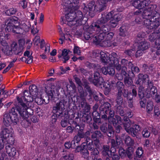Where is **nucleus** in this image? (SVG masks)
<instances>
[{"mask_svg":"<svg viewBox=\"0 0 160 160\" xmlns=\"http://www.w3.org/2000/svg\"><path fill=\"white\" fill-rule=\"evenodd\" d=\"M62 52V54H58V57L60 60L63 61V63H65L70 58L68 54L70 51L69 49H64Z\"/></svg>","mask_w":160,"mask_h":160,"instance_id":"393cba45","label":"nucleus"},{"mask_svg":"<svg viewBox=\"0 0 160 160\" xmlns=\"http://www.w3.org/2000/svg\"><path fill=\"white\" fill-rule=\"evenodd\" d=\"M112 14H113L112 11L107 14L105 13L102 14L101 18L92 24V26L94 27L95 28H99L101 25L105 24L110 19L112 16Z\"/></svg>","mask_w":160,"mask_h":160,"instance_id":"6e6552de","label":"nucleus"},{"mask_svg":"<svg viewBox=\"0 0 160 160\" xmlns=\"http://www.w3.org/2000/svg\"><path fill=\"white\" fill-rule=\"evenodd\" d=\"M69 111L64 108V111H63V116H62V120L61 122V126L63 128L67 126L69 122H68L69 118V115L68 114Z\"/></svg>","mask_w":160,"mask_h":160,"instance_id":"b1692460","label":"nucleus"},{"mask_svg":"<svg viewBox=\"0 0 160 160\" xmlns=\"http://www.w3.org/2000/svg\"><path fill=\"white\" fill-rule=\"evenodd\" d=\"M12 50L14 54L21 56L22 54L23 50L21 47H18L16 43H13L11 45Z\"/></svg>","mask_w":160,"mask_h":160,"instance_id":"cd10ccee","label":"nucleus"},{"mask_svg":"<svg viewBox=\"0 0 160 160\" xmlns=\"http://www.w3.org/2000/svg\"><path fill=\"white\" fill-rule=\"evenodd\" d=\"M157 7V5L155 4L149 5L148 8H146L144 10L143 15L135 17V22L137 24L142 23L144 25L143 22L145 20L156 17L159 15V13L155 11Z\"/></svg>","mask_w":160,"mask_h":160,"instance_id":"39448f33","label":"nucleus"},{"mask_svg":"<svg viewBox=\"0 0 160 160\" xmlns=\"http://www.w3.org/2000/svg\"><path fill=\"white\" fill-rule=\"evenodd\" d=\"M2 50L4 54L7 56H9L11 55L12 54V48L10 49L9 46L8 47H6L5 48H2Z\"/></svg>","mask_w":160,"mask_h":160,"instance_id":"603ef678","label":"nucleus"},{"mask_svg":"<svg viewBox=\"0 0 160 160\" xmlns=\"http://www.w3.org/2000/svg\"><path fill=\"white\" fill-rule=\"evenodd\" d=\"M92 117L94 121L92 125L93 128L94 129H98L99 127L98 125L102 123L100 113L98 112H93Z\"/></svg>","mask_w":160,"mask_h":160,"instance_id":"4be33fe9","label":"nucleus"},{"mask_svg":"<svg viewBox=\"0 0 160 160\" xmlns=\"http://www.w3.org/2000/svg\"><path fill=\"white\" fill-rule=\"evenodd\" d=\"M100 113H104L109 115V117H114L115 115L114 111L111 109V105L108 102H104L99 107Z\"/></svg>","mask_w":160,"mask_h":160,"instance_id":"ddd939ff","label":"nucleus"},{"mask_svg":"<svg viewBox=\"0 0 160 160\" xmlns=\"http://www.w3.org/2000/svg\"><path fill=\"white\" fill-rule=\"evenodd\" d=\"M128 76L124 78V82L125 84L127 87L132 88L136 87V86L133 84L132 78Z\"/></svg>","mask_w":160,"mask_h":160,"instance_id":"473e14b6","label":"nucleus"},{"mask_svg":"<svg viewBox=\"0 0 160 160\" xmlns=\"http://www.w3.org/2000/svg\"><path fill=\"white\" fill-rule=\"evenodd\" d=\"M120 140H132L127 134H122L120 137Z\"/></svg>","mask_w":160,"mask_h":160,"instance_id":"338daca9","label":"nucleus"},{"mask_svg":"<svg viewBox=\"0 0 160 160\" xmlns=\"http://www.w3.org/2000/svg\"><path fill=\"white\" fill-rule=\"evenodd\" d=\"M85 143V146L89 150H91L92 148H94V146L97 147V146L99 143V141H86Z\"/></svg>","mask_w":160,"mask_h":160,"instance_id":"c756f323","label":"nucleus"},{"mask_svg":"<svg viewBox=\"0 0 160 160\" xmlns=\"http://www.w3.org/2000/svg\"><path fill=\"white\" fill-rule=\"evenodd\" d=\"M112 147L115 148H118L121 147L122 145V141H112Z\"/></svg>","mask_w":160,"mask_h":160,"instance_id":"8fccbe9b","label":"nucleus"},{"mask_svg":"<svg viewBox=\"0 0 160 160\" xmlns=\"http://www.w3.org/2000/svg\"><path fill=\"white\" fill-rule=\"evenodd\" d=\"M120 70L121 72H120V75L122 76V77H121L122 79H123V78H124L125 77L128 76V73H127V68L126 66L121 67L120 70L118 71H120Z\"/></svg>","mask_w":160,"mask_h":160,"instance_id":"ea45409f","label":"nucleus"},{"mask_svg":"<svg viewBox=\"0 0 160 160\" xmlns=\"http://www.w3.org/2000/svg\"><path fill=\"white\" fill-rule=\"evenodd\" d=\"M10 137L12 139V137L10 134V131L6 128L2 129L0 133V140H9L11 139Z\"/></svg>","mask_w":160,"mask_h":160,"instance_id":"5701e85b","label":"nucleus"},{"mask_svg":"<svg viewBox=\"0 0 160 160\" xmlns=\"http://www.w3.org/2000/svg\"><path fill=\"white\" fill-rule=\"evenodd\" d=\"M128 34V30L125 26H121L119 28V35L125 37Z\"/></svg>","mask_w":160,"mask_h":160,"instance_id":"58836bf2","label":"nucleus"},{"mask_svg":"<svg viewBox=\"0 0 160 160\" xmlns=\"http://www.w3.org/2000/svg\"><path fill=\"white\" fill-rule=\"evenodd\" d=\"M94 27L92 26V24L86 30L83 32V36L86 40H88L90 38H93L95 36V31H96Z\"/></svg>","mask_w":160,"mask_h":160,"instance_id":"412c9836","label":"nucleus"},{"mask_svg":"<svg viewBox=\"0 0 160 160\" xmlns=\"http://www.w3.org/2000/svg\"><path fill=\"white\" fill-rule=\"evenodd\" d=\"M101 130L104 133L106 134L109 137L113 134V130L112 125L109 123L104 122L100 126Z\"/></svg>","mask_w":160,"mask_h":160,"instance_id":"dca6fc26","label":"nucleus"},{"mask_svg":"<svg viewBox=\"0 0 160 160\" xmlns=\"http://www.w3.org/2000/svg\"><path fill=\"white\" fill-rule=\"evenodd\" d=\"M85 65L89 69H97V66L96 64L91 63L87 61L85 62Z\"/></svg>","mask_w":160,"mask_h":160,"instance_id":"13d9d810","label":"nucleus"},{"mask_svg":"<svg viewBox=\"0 0 160 160\" xmlns=\"http://www.w3.org/2000/svg\"><path fill=\"white\" fill-rule=\"evenodd\" d=\"M139 99L141 100L139 102V103L141 107L145 108L146 106V103L147 101L145 97L142 98H139Z\"/></svg>","mask_w":160,"mask_h":160,"instance_id":"69168bd1","label":"nucleus"},{"mask_svg":"<svg viewBox=\"0 0 160 160\" xmlns=\"http://www.w3.org/2000/svg\"><path fill=\"white\" fill-rule=\"evenodd\" d=\"M133 151V148L131 147H128V150L126 151L125 156L127 155L129 160H131L132 158Z\"/></svg>","mask_w":160,"mask_h":160,"instance_id":"c03bdc74","label":"nucleus"},{"mask_svg":"<svg viewBox=\"0 0 160 160\" xmlns=\"http://www.w3.org/2000/svg\"><path fill=\"white\" fill-rule=\"evenodd\" d=\"M108 54H107L103 51H100V57L101 62L104 63H108Z\"/></svg>","mask_w":160,"mask_h":160,"instance_id":"72a5a7b5","label":"nucleus"},{"mask_svg":"<svg viewBox=\"0 0 160 160\" xmlns=\"http://www.w3.org/2000/svg\"><path fill=\"white\" fill-rule=\"evenodd\" d=\"M23 31L21 26H15L13 33L20 34H24Z\"/></svg>","mask_w":160,"mask_h":160,"instance_id":"bf43d9fd","label":"nucleus"},{"mask_svg":"<svg viewBox=\"0 0 160 160\" xmlns=\"http://www.w3.org/2000/svg\"><path fill=\"white\" fill-rule=\"evenodd\" d=\"M132 116L131 112H129L127 113L126 114V116L123 118V120L124 122H122V124H123L124 126L126 131L129 134H131L132 136L133 137H136L137 138L141 139V138H140L139 135L137 134L138 132L141 130V127L139 125L137 124H134L130 128V118H131Z\"/></svg>","mask_w":160,"mask_h":160,"instance_id":"20e7f679","label":"nucleus"},{"mask_svg":"<svg viewBox=\"0 0 160 160\" xmlns=\"http://www.w3.org/2000/svg\"><path fill=\"white\" fill-rule=\"evenodd\" d=\"M108 59V63H109V65L102 67L101 70L104 75L112 76L115 73V68L117 71L120 70L121 65L119 63L117 54L115 52H112L109 55Z\"/></svg>","mask_w":160,"mask_h":160,"instance_id":"7ed1b4c3","label":"nucleus"},{"mask_svg":"<svg viewBox=\"0 0 160 160\" xmlns=\"http://www.w3.org/2000/svg\"><path fill=\"white\" fill-rule=\"evenodd\" d=\"M121 62L122 64L124 66L128 67V68L132 65V63L131 61H129L125 59H122L121 60Z\"/></svg>","mask_w":160,"mask_h":160,"instance_id":"e2e57ef3","label":"nucleus"},{"mask_svg":"<svg viewBox=\"0 0 160 160\" xmlns=\"http://www.w3.org/2000/svg\"><path fill=\"white\" fill-rule=\"evenodd\" d=\"M150 91H149V93H147L146 95V97L149 98L151 97L154 96V95L157 93V88L155 87H152L150 89Z\"/></svg>","mask_w":160,"mask_h":160,"instance_id":"c9c22d12","label":"nucleus"},{"mask_svg":"<svg viewBox=\"0 0 160 160\" xmlns=\"http://www.w3.org/2000/svg\"><path fill=\"white\" fill-rule=\"evenodd\" d=\"M110 19L109 25L110 28H114L117 26L118 22L120 20V18L118 14H114L113 15V14H112V16Z\"/></svg>","mask_w":160,"mask_h":160,"instance_id":"bb28decb","label":"nucleus"},{"mask_svg":"<svg viewBox=\"0 0 160 160\" xmlns=\"http://www.w3.org/2000/svg\"><path fill=\"white\" fill-rule=\"evenodd\" d=\"M117 88L118 90V93L120 94H122V91L124 88V85L123 83L120 81L118 82L116 84Z\"/></svg>","mask_w":160,"mask_h":160,"instance_id":"de8ad7c7","label":"nucleus"},{"mask_svg":"<svg viewBox=\"0 0 160 160\" xmlns=\"http://www.w3.org/2000/svg\"><path fill=\"white\" fill-rule=\"evenodd\" d=\"M89 81L95 86L101 87L102 88L105 87V82L103 78L101 76L100 74L98 72H95L93 76H91L89 78Z\"/></svg>","mask_w":160,"mask_h":160,"instance_id":"9d476101","label":"nucleus"},{"mask_svg":"<svg viewBox=\"0 0 160 160\" xmlns=\"http://www.w3.org/2000/svg\"><path fill=\"white\" fill-rule=\"evenodd\" d=\"M109 0H99L98 1L99 7L98 10L100 12L103 11L105 7H106V4L108 1H110Z\"/></svg>","mask_w":160,"mask_h":160,"instance_id":"4c0bfd02","label":"nucleus"},{"mask_svg":"<svg viewBox=\"0 0 160 160\" xmlns=\"http://www.w3.org/2000/svg\"><path fill=\"white\" fill-rule=\"evenodd\" d=\"M15 18H12L5 20V24L6 27L5 28V31L7 32H12L13 33L15 24L19 23L18 18L16 17Z\"/></svg>","mask_w":160,"mask_h":160,"instance_id":"9b49d317","label":"nucleus"},{"mask_svg":"<svg viewBox=\"0 0 160 160\" xmlns=\"http://www.w3.org/2000/svg\"><path fill=\"white\" fill-rule=\"evenodd\" d=\"M92 118L90 115L86 114L85 113L83 115L82 118V122H86L87 123L90 124L92 121Z\"/></svg>","mask_w":160,"mask_h":160,"instance_id":"49530a36","label":"nucleus"},{"mask_svg":"<svg viewBox=\"0 0 160 160\" xmlns=\"http://www.w3.org/2000/svg\"><path fill=\"white\" fill-rule=\"evenodd\" d=\"M95 2H89L87 6H85L84 8V10L87 9V12H88L89 14L90 15V13L92 11L93 7L94 6Z\"/></svg>","mask_w":160,"mask_h":160,"instance_id":"09e8293b","label":"nucleus"},{"mask_svg":"<svg viewBox=\"0 0 160 160\" xmlns=\"http://www.w3.org/2000/svg\"><path fill=\"white\" fill-rule=\"evenodd\" d=\"M73 123L72 125L69 126H68L67 128V132L69 133L72 132L74 130H79L82 131L83 130V126H79V125L76 122L72 121Z\"/></svg>","mask_w":160,"mask_h":160,"instance_id":"a878e982","label":"nucleus"},{"mask_svg":"<svg viewBox=\"0 0 160 160\" xmlns=\"http://www.w3.org/2000/svg\"><path fill=\"white\" fill-rule=\"evenodd\" d=\"M79 3L78 0H64L63 1V4L65 7V8L72 10L75 9V7Z\"/></svg>","mask_w":160,"mask_h":160,"instance_id":"a211bd4d","label":"nucleus"},{"mask_svg":"<svg viewBox=\"0 0 160 160\" xmlns=\"http://www.w3.org/2000/svg\"><path fill=\"white\" fill-rule=\"evenodd\" d=\"M75 27H76L85 24L88 19L85 18L84 20V17H83L82 12L78 10L75 12Z\"/></svg>","mask_w":160,"mask_h":160,"instance_id":"2eb2a0df","label":"nucleus"},{"mask_svg":"<svg viewBox=\"0 0 160 160\" xmlns=\"http://www.w3.org/2000/svg\"><path fill=\"white\" fill-rule=\"evenodd\" d=\"M133 2L132 4L135 8H142L147 7H148L149 5H152L150 4L151 2L149 0H144L141 1V0H132Z\"/></svg>","mask_w":160,"mask_h":160,"instance_id":"6ab92c4d","label":"nucleus"},{"mask_svg":"<svg viewBox=\"0 0 160 160\" xmlns=\"http://www.w3.org/2000/svg\"><path fill=\"white\" fill-rule=\"evenodd\" d=\"M152 17L144 21V25L150 30H154L160 25V17L156 18Z\"/></svg>","mask_w":160,"mask_h":160,"instance_id":"1a4fd4ad","label":"nucleus"},{"mask_svg":"<svg viewBox=\"0 0 160 160\" xmlns=\"http://www.w3.org/2000/svg\"><path fill=\"white\" fill-rule=\"evenodd\" d=\"M102 135L100 131H96L92 133L91 135H90V137H91V138L93 140H99V138H101Z\"/></svg>","mask_w":160,"mask_h":160,"instance_id":"e433bc0d","label":"nucleus"},{"mask_svg":"<svg viewBox=\"0 0 160 160\" xmlns=\"http://www.w3.org/2000/svg\"><path fill=\"white\" fill-rule=\"evenodd\" d=\"M144 90L143 87L140 85L138 90V95L139 98H142L145 97V94L144 93Z\"/></svg>","mask_w":160,"mask_h":160,"instance_id":"6e6d98bb","label":"nucleus"},{"mask_svg":"<svg viewBox=\"0 0 160 160\" xmlns=\"http://www.w3.org/2000/svg\"><path fill=\"white\" fill-rule=\"evenodd\" d=\"M116 108V111L117 113L119 114L121 116H124L125 113L123 110V108L122 106H117Z\"/></svg>","mask_w":160,"mask_h":160,"instance_id":"5fc2aeb1","label":"nucleus"},{"mask_svg":"<svg viewBox=\"0 0 160 160\" xmlns=\"http://www.w3.org/2000/svg\"><path fill=\"white\" fill-rule=\"evenodd\" d=\"M111 122L112 123L113 125L115 127L116 132L117 133H119L120 132L121 129L122 128L120 126L122 124L121 117L118 115H116L115 118H111Z\"/></svg>","mask_w":160,"mask_h":160,"instance_id":"f3484780","label":"nucleus"},{"mask_svg":"<svg viewBox=\"0 0 160 160\" xmlns=\"http://www.w3.org/2000/svg\"><path fill=\"white\" fill-rule=\"evenodd\" d=\"M137 43H138V49H141L142 51L147 49L149 46V43L145 41L137 42Z\"/></svg>","mask_w":160,"mask_h":160,"instance_id":"2f4dec72","label":"nucleus"},{"mask_svg":"<svg viewBox=\"0 0 160 160\" xmlns=\"http://www.w3.org/2000/svg\"><path fill=\"white\" fill-rule=\"evenodd\" d=\"M80 141H72L70 142L69 141L68 142H67L65 143V147L66 148H69L71 147L72 148H74L76 146L75 145V143H78Z\"/></svg>","mask_w":160,"mask_h":160,"instance_id":"a19ab883","label":"nucleus"},{"mask_svg":"<svg viewBox=\"0 0 160 160\" xmlns=\"http://www.w3.org/2000/svg\"><path fill=\"white\" fill-rule=\"evenodd\" d=\"M129 68H130L131 71H129L128 72V76L131 77H134L135 73H138L139 72V68L134 66L132 63V65L130 66Z\"/></svg>","mask_w":160,"mask_h":160,"instance_id":"7c9ffc66","label":"nucleus"},{"mask_svg":"<svg viewBox=\"0 0 160 160\" xmlns=\"http://www.w3.org/2000/svg\"><path fill=\"white\" fill-rule=\"evenodd\" d=\"M17 12L18 9L17 8H12L6 10L5 13L7 16H11L15 15Z\"/></svg>","mask_w":160,"mask_h":160,"instance_id":"79ce46f5","label":"nucleus"},{"mask_svg":"<svg viewBox=\"0 0 160 160\" xmlns=\"http://www.w3.org/2000/svg\"><path fill=\"white\" fill-rule=\"evenodd\" d=\"M148 77L147 74H139L138 76V78L136 81V84L140 85L143 83H145L146 82L147 79L149 78Z\"/></svg>","mask_w":160,"mask_h":160,"instance_id":"c85d7f7f","label":"nucleus"},{"mask_svg":"<svg viewBox=\"0 0 160 160\" xmlns=\"http://www.w3.org/2000/svg\"><path fill=\"white\" fill-rule=\"evenodd\" d=\"M153 107V102L151 101H148L147 102L146 108V112L148 113H150Z\"/></svg>","mask_w":160,"mask_h":160,"instance_id":"a18cd8bd","label":"nucleus"},{"mask_svg":"<svg viewBox=\"0 0 160 160\" xmlns=\"http://www.w3.org/2000/svg\"><path fill=\"white\" fill-rule=\"evenodd\" d=\"M33 98L28 90H25L23 96L19 95L17 97V101L8 113H5L4 115L3 122L4 125L8 127L11 124L16 125L19 122V115L23 119L21 122L22 125L26 128L30 125V122L28 119L29 116L33 113V111L29 108L27 104L32 102Z\"/></svg>","mask_w":160,"mask_h":160,"instance_id":"f257e3e1","label":"nucleus"},{"mask_svg":"<svg viewBox=\"0 0 160 160\" xmlns=\"http://www.w3.org/2000/svg\"><path fill=\"white\" fill-rule=\"evenodd\" d=\"M20 26L22 30L23 31L24 34L26 32H28L30 30L29 27L24 23Z\"/></svg>","mask_w":160,"mask_h":160,"instance_id":"0e129e2a","label":"nucleus"},{"mask_svg":"<svg viewBox=\"0 0 160 160\" xmlns=\"http://www.w3.org/2000/svg\"><path fill=\"white\" fill-rule=\"evenodd\" d=\"M89 83L87 82H84L83 86L84 88L85 91L88 92L89 96L91 97L92 94L94 93L93 90L91 89L89 86Z\"/></svg>","mask_w":160,"mask_h":160,"instance_id":"f704fd0d","label":"nucleus"},{"mask_svg":"<svg viewBox=\"0 0 160 160\" xmlns=\"http://www.w3.org/2000/svg\"><path fill=\"white\" fill-rule=\"evenodd\" d=\"M79 126L83 127V130L82 131H80L79 130H76L78 132V133L74 137L73 140H81V138H86V140H92L91 137H90V132L88 131L84 133L83 132L85 127L84 124L81 123Z\"/></svg>","mask_w":160,"mask_h":160,"instance_id":"4468645a","label":"nucleus"},{"mask_svg":"<svg viewBox=\"0 0 160 160\" xmlns=\"http://www.w3.org/2000/svg\"><path fill=\"white\" fill-rule=\"evenodd\" d=\"M160 34L159 33L153 32L149 36L150 41L152 42L155 41V44L156 46L157 50L156 54L157 55H160ZM160 59V57L159 58Z\"/></svg>","mask_w":160,"mask_h":160,"instance_id":"f8f14e48","label":"nucleus"},{"mask_svg":"<svg viewBox=\"0 0 160 160\" xmlns=\"http://www.w3.org/2000/svg\"><path fill=\"white\" fill-rule=\"evenodd\" d=\"M146 8H148V6L142 8H136L138 9L133 12V15L136 16V17H138L143 15L144 10Z\"/></svg>","mask_w":160,"mask_h":160,"instance_id":"37998d69","label":"nucleus"},{"mask_svg":"<svg viewBox=\"0 0 160 160\" xmlns=\"http://www.w3.org/2000/svg\"><path fill=\"white\" fill-rule=\"evenodd\" d=\"M68 102L65 101L64 100H60L58 102L56 103L55 105L52 108V114L50 118V126L49 130L50 131L49 133V135L48 136L46 135L45 140L50 139L51 135L56 130V122L58 118H62L63 111H64V108L66 107L67 103Z\"/></svg>","mask_w":160,"mask_h":160,"instance_id":"f03ea898","label":"nucleus"},{"mask_svg":"<svg viewBox=\"0 0 160 160\" xmlns=\"http://www.w3.org/2000/svg\"><path fill=\"white\" fill-rule=\"evenodd\" d=\"M142 136L144 138H148L150 136V133L147 129H144L142 132Z\"/></svg>","mask_w":160,"mask_h":160,"instance_id":"774afa93","label":"nucleus"},{"mask_svg":"<svg viewBox=\"0 0 160 160\" xmlns=\"http://www.w3.org/2000/svg\"><path fill=\"white\" fill-rule=\"evenodd\" d=\"M85 143L82 142V146H83L81 153L84 156V158L87 157L88 155V152L86 146H85Z\"/></svg>","mask_w":160,"mask_h":160,"instance_id":"864d4df0","label":"nucleus"},{"mask_svg":"<svg viewBox=\"0 0 160 160\" xmlns=\"http://www.w3.org/2000/svg\"><path fill=\"white\" fill-rule=\"evenodd\" d=\"M96 31H99L98 36L94 37L93 42L97 44H99L106 36L107 33L110 32L111 28L108 24H103L99 27V28H95Z\"/></svg>","mask_w":160,"mask_h":160,"instance_id":"0eeeda50","label":"nucleus"},{"mask_svg":"<svg viewBox=\"0 0 160 160\" xmlns=\"http://www.w3.org/2000/svg\"><path fill=\"white\" fill-rule=\"evenodd\" d=\"M67 9L65 10H68L70 12L69 13L66 14L65 15V18L67 19V20H68V25L70 27L74 26V27L75 28V23L76 22L75 12H71V10H70V9Z\"/></svg>","mask_w":160,"mask_h":160,"instance_id":"aec40b11","label":"nucleus"},{"mask_svg":"<svg viewBox=\"0 0 160 160\" xmlns=\"http://www.w3.org/2000/svg\"><path fill=\"white\" fill-rule=\"evenodd\" d=\"M102 46L104 47H108L112 46V43L110 40L106 39L102 41Z\"/></svg>","mask_w":160,"mask_h":160,"instance_id":"4d7b16f0","label":"nucleus"},{"mask_svg":"<svg viewBox=\"0 0 160 160\" xmlns=\"http://www.w3.org/2000/svg\"><path fill=\"white\" fill-rule=\"evenodd\" d=\"M145 34V32H139L137 36L136 41L137 42H140V40L144 38Z\"/></svg>","mask_w":160,"mask_h":160,"instance_id":"052dcab7","label":"nucleus"},{"mask_svg":"<svg viewBox=\"0 0 160 160\" xmlns=\"http://www.w3.org/2000/svg\"><path fill=\"white\" fill-rule=\"evenodd\" d=\"M122 94H119L118 93L117 99L116 100V102L117 104L115 105V107L117 106H122L123 102V100L122 95Z\"/></svg>","mask_w":160,"mask_h":160,"instance_id":"3c124183","label":"nucleus"},{"mask_svg":"<svg viewBox=\"0 0 160 160\" xmlns=\"http://www.w3.org/2000/svg\"><path fill=\"white\" fill-rule=\"evenodd\" d=\"M81 90V92H80L79 96L76 97V101H78L79 100H83V99H85L82 88V89Z\"/></svg>","mask_w":160,"mask_h":160,"instance_id":"680f3d73","label":"nucleus"},{"mask_svg":"<svg viewBox=\"0 0 160 160\" xmlns=\"http://www.w3.org/2000/svg\"><path fill=\"white\" fill-rule=\"evenodd\" d=\"M59 93L56 89H52L47 93L48 97H46L45 98L47 100L42 98V97H37L35 98L36 102L38 105H42L44 104H46L49 103V101L52 102H56L58 100V97Z\"/></svg>","mask_w":160,"mask_h":160,"instance_id":"423d86ee","label":"nucleus"}]
</instances>
